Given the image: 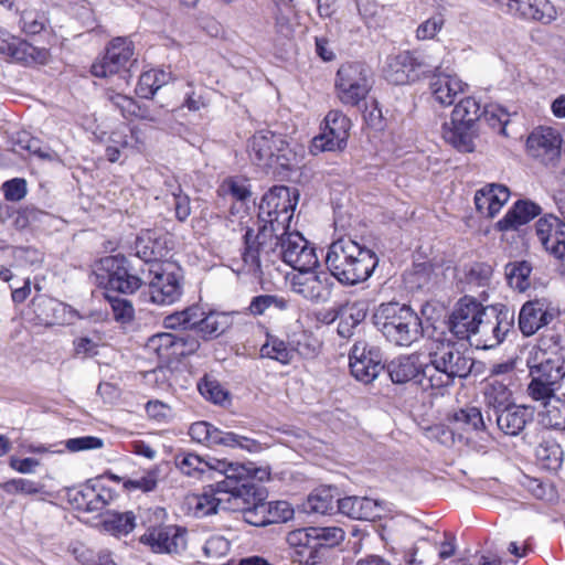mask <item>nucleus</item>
Returning <instances> with one entry per match:
<instances>
[{
	"label": "nucleus",
	"mask_w": 565,
	"mask_h": 565,
	"mask_svg": "<svg viewBox=\"0 0 565 565\" xmlns=\"http://www.w3.org/2000/svg\"><path fill=\"white\" fill-rule=\"evenodd\" d=\"M557 315L558 311L546 298L529 300L519 312V329L524 337H531L550 324Z\"/></svg>",
	"instance_id": "4be33fe9"
},
{
	"label": "nucleus",
	"mask_w": 565,
	"mask_h": 565,
	"mask_svg": "<svg viewBox=\"0 0 565 565\" xmlns=\"http://www.w3.org/2000/svg\"><path fill=\"white\" fill-rule=\"evenodd\" d=\"M248 150L250 159L265 168L287 170L296 161L287 137L269 129L255 132L248 141Z\"/></svg>",
	"instance_id": "6e6552de"
},
{
	"label": "nucleus",
	"mask_w": 565,
	"mask_h": 565,
	"mask_svg": "<svg viewBox=\"0 0 565 565\" xmlns=\"http://www.w3.org/2000/svg\"><path fill=\"white\" fill-rule=\"evenodd\" d=\"M444 24V15L441 13H436L417 26L416 38L422 41L433 40L440 32Z\"/></svg>",
	"instance_id": "e2e57ef3"
},
{
	"label": "nucleus",
	"mask_w": 565,
	"mask_h": 565,
	"mask_svg": "<svg viewBox=\"0 0 565 565\" xmlns=\"http://www.w3.org/2000/svg\"><path fill=\"white\" fill-rule=\"evenodd\" d=\"M99 284L108 291L130 295L141 286V279L131 273L128 260L121 256H106L100 259L97 268Z\"/></svg>",
	"instance_id": "f8f14e48"
},
{
	"label": "nucleus",
	"mask_w": 565,
	"mask_h": 565,
	"mask_svg": "<svg viewBox=\"0 0 565 565\" xmlns=\"http://www.w3.org/2000/svg\"><path fill=\"white\" fill-rule=\"evenodd\" d=\"M231 544L223 536H211L203 545V552L206 558L220 559L227 555Z\"/></svg>",
	"instance_id": "338daca9"
},
{
	"label": "nucleus",
	"mask_w": 565,
	"mask_h": 565,
	"mask_svg": "<svg viewBox=\"0 0 565 565\" xmlns=\"http://www.w3.org/2000/svg\"><path fill=\"white\" fill-rule=\"evenodd\" d=\"M288 230L275 232L273 226H268L254 234L252 228H247L242 253L243 270L262 278L264 270L279 259L297 271L316 269L319 259L315 247L299 232Z\"/></svg>",
	"instance_id": "f257e3e1"
},
{
	"label": "nucleus",
	"mask_w": 565,
	"mask_h": 565,
	"mask_svg": "<svg viewBox=\"0 0 565 565\" xmlns=\"http://www.w3.org/2000/svg\"><path fill=\"white\" fill-rule=\"evenodd\" d=\"M425 367L426 363H422L416 354L399 355L386 365L393 383L404 384L414 381L422 390L427 391L430 390V385H425Z\"/></svg>",
	"instance_id": "b1692460"
},
{
	"label": "nucleus",
	"mask_w": 565,
	"mask_h": 565,
	"mask_svg": "<svg viewBox=\"0 0 565 565\" xmlns=\"http://www.w3.org/2000/svg\"><path fill=\"white\" fill-rule=\"evenodd\" d=\"M562 139L556 130L550 127H539L526 140L529 154L544 164L559 157Z\"/></svg>",
	"instance_id": "5701e85b"
},
{
	"label": "nucleus",
	"mask_w": 565,
	"mask_h": 565,
	"mask_svg": "<svg viewBox=\"0 0 565 565\" xmlns=\"http://www.w3.org/2000/svg\"><path fill=\"white\" fill-rule=\"evenodd\" d=\"M337 508V500L334 499L330 489H319L309 494L305 509L309 513L329 514Z\"/></svg>",
	"instance_id": "8fccbe9b"
},
{
	"label": "nucleus",
	"mask_w": 565,
	"mask_h": 565,
	"mask_svg": "<svg viewBox=\"0 0 565 565\" xmlns=\"http://www.w3.org/2000/svg\"><path fill=\"white\" fill-rule=\"evenodd\" d=\"M563 232L565 224L554 214H545L535 223V233L543 248H548V244Z\"/></svg>",
	"instance_id": "79ce46f5"
},
{
	"label": "nucleus",
	"mask_w": 565,
	"mask_h": 565,
	"mask_svg": "<svg viewBox=\"0 0 565 565\" xmlns=\"http://www.w3.org/2000/svg\"><path fill=\"white\" fill-rule=\"evenodd\" d=\"M481 114L480 103L473 97H466L455 106L450 121L476 127L477 121L481 119Z\"/></svg>",
	"instance_id": "ea45409f"
},
{
	"label": "nucleus",
	"mask_w": 565,
	"mask_h": 565,
	"mask_svg": "<svg viewBox=\"0 0 565 565\" xmlns=\"http://www.w3.org/2000/svg\"><path fill=\"white\" fill-rule=\"evenodd\" d=\"M245 217H247V215L237 216L235 213V205H232L230 215L222 216L216 214L215 216H211V226H213L223 237H230L231 234L243 230Z\"/></svg>",
	"instance_id": "603ef678"
},
{
	"label": "nucleus",
	"mask_w": 565,
	"mask_h": 565,
	"mask_svg": "<svg viewBox=\"0 0 565 565\" xmlns=\"http://www.w3.org/2000/svg\"><path fill=\"white\" fill-rule=\"evenodd\" d=\"M349 358L351 374L364 384L373 382L384 370L380 350L365 341L355 342Z\"/></svg>",
	"instance_id": "a211bd4d"
},
{
	"label": "nucleus",
	"mask_w": 565,
	"mask_h": 565,
	"mask_svg": "<svg viewBox=\"0 0 565 565\" xmlns=\"http://www.w3.org/2000/svg\"><path fill=\"white\" fill-rule=\"evenodd\" d=\"M467 85L457 76L437 72L430 81V90L436 99L443 106L454 104L456 97L463 92Z\"/></svg>",
	"instance_id": "7c9ffc66"
},
{
	"label": "nucleus",
	"mask_w": 565,
	"mask_h": 565,
	"mask_svg": "<svg viewBox=\"0 0 565 565\" xmlns=\"http://www.w3.org/2000/svg\"><path fill=\"white\" fill-rule=\"evenodd\" d=\"M268 523H284L294 518V509L287 501L268 502Z\"/></svg>",
	"instance_id": "774afa93"
},
{
	"label": "nucleus",
	"mask_w": 565,
	"mask_h": 565,
	"mask_svg": "<svg viewBox=\"0 0 565 565\" xmlns=\"http://www.w3.org/2000/svg\"><path fill=\"white\" fill-rule=\"evenodd\" d=\"M493 418L504 435L519 436L529 424L533 423L534 412L527 406L513 404L492 416Z\"/></svg>",
	"instance_id": "bb28decb"
},
{
	"label": "nucleus",
	"mask_w": 565,
	"mask_h": 565,
	"mask_svg": "<svg viewBox=\"0 0 565 565\" xmlns=\"http://www.w3.org/2000/svg\"><path fill=\"white\" fill-rule=\"evenodd\" d=\"M2 489L8 494L34 495L44 492V486L41 482L25 478L8 480L2 484Z\"/></svg>",
	"instance_id": "6e6d98bb"
},
{
	"label": "nucleus",
	"mask_w": 565,
	"mask_h": 565,
	"mask_svg": "<svg viewBox=\"0 0 565 565\" xmlns=\"http://www.w3.org/2000/svg\"><path fill=\"white\" fill-rule=\"evenodd\" d=\"M492 277V267L486 263L473 264L466 274V281L471 286H488Z\"/></svg>",
	"instance_id": "680f3d73"
},
{
	"label": "nucleus",
	"mask_w": 565,
	"mask_h": 565,
	"mask_svg": "<svg viewBox=\"0 0 565 565\" xmlns=\"http://www.w3.org/2000/svg\"><path fill=\"white\" fill-rule=\"evenodd\" d=\"M102 524L104 530L113 535H127L136 526V516L130 511L122 513L108 512Z\"/></svg>",
	"instance_id": "49530a36"
},
{
	"label": "nucleus",
	"mask_w": 565,
	"mask_h": 565,
	"mask_svg": "<svg viewBox=\"0 0 565 565\" xmlns=\"http://www.w3.org/2000/svg\"><path fill=\"white\" fill-rule=\"evenodd\" d=\"M374 323L385 339L397 347H409L424 333L418 315L398 302L382 303L374 315Z\"/></svg>",
	"instance_id": "39448f33"
},
{
	"label": "nucleus",
	"mask_w": 565,
	"mask_h": 565,
	"mask_svg": "<svg viewBox=\"0 0 565 565\" xmlns=\"http://www.w3.org/2000/svg\"><path fill=\"white\" fill-rule=\"evenodd\" d=\"M132 55V42L127 38H116L107 46L103 60L92 65V74L96 77L122 74V78H126L129 65L135 62Z\"/></svg>",
	"instance_id": "dca6fc26"
},
{
	"label": "nucleus",
	"mask_w": 565,
	"mask_h": 565,
	"mask_svg": "<svg viewBox=\"0 0 565 565\" xmlns=\"http://www.w3.org/2000/svg\"><path fill=\"white\" fill-rule=\"evenodd\" d=\"M32 309L39 321L44 326H53L63 322L62 313L67 306L53 298L40 295L32 299Z\"/></svg>",
	"instance_id": "72a5a7b5"
},
{
	"label": "nucleus",
	"mask_w": 565,
	"mask_h": 565,
	"mask_svg": "<svg viewBox=\"0 0 565 565\" xmlns=\"http://www.w3.org/2000/svg\"><path fill=\"white\" fill-rule=\"evenodd\" d=\"M481 117L491 128L498 129L503 136H508L505 127L509 124V114L503 108L497 105L486 106Z\"/></svg>",
	"instance_id": "4d7b16f0"
},
{
	"label": "nucleus",
	"mask_w": 565,
	"mask_h": 565,
	"mask_svg": "<svg viewBox=\"0 0 565 565\" xmlns=\"http://www.w3.org/2000/svg\"><path fill=\"white\" fill-rule=\"evenodd\" d=\"M510 199V190L503 184L490 183L476 192L477 211L484 217L493 218Z\"/></svg>",
	"instance_id": "a878e982"
},
{
	"label": "nucleus",
	"mask_w": 565,
	"mask_h": 565,
	"mask_svg": "<svg viewBox=\"0 0 565 565\" xmlns=\"http://www.w3.org/2000/svg\"><path fill=\"white\" fill-rule=\"evenodd\" d=\"M531 271L532 267L527 262L509 264L505 267L509 285L519 291H524L530 286Z\"/></svg>",
	"instance_id": "864d4df0"
},
{
	"label": "nucleus",
	"mask_w": 565,
	"mask_h": 565,
	"mask_svg": "<svg viewBox=\"0 0 565 565\" xmlns=\"http://www.w3.org/2000/svg\"><path fill=\"white\" fill-rule=\"evenodd\" d=\"M542 424L553 429H565V394L544 403Z\"/></svg>",
	"instance_id": "37998d69"
},
{
	"label": "nucleus",
	"mask_w": 565,
	"mask_h": 565,
	"mask_svg": "<svg viewBox=\"0 0 565 565\" xmlns=\"http://www.w3.org/2000/svg\"><path fill=\"white\" fill-rule=\"evenodd\" d=\"M524 13V21H536L548 24L557 17V11L550 0H531Z\"/></svg>",
	"instance_id": "3c124183"
},
{
	"label": "nucleus",
	"mask_w": 565,
	"mask_h": 565,
	"mask_svg": "<svg viewBox=\"0 0 565 565\" xmlns=\"http://www.w3.org/2000/svg\"><path fill=\"white\" fill-rule=\"evenodd\" d=\"M334 85L342 104L356 106L365 99L372 87L371 71L359 62L342 64L337 72Z\"/></svg>",
	"instance_id": "9b49d317"
},
{
	"label": "nucleus",
	"mask_w": 565,
	"mask_h": 565,
	"mask_svg": "<svg viewBox=\"0 0 565 565\" xmlns=\"http://www.w3.org/2000/svg\"><path fill=\"white\" fill-rule=\"evenodd\" d=\"M337 509L355 520H374L380 518L382 510L376 500L355 495L337 499Z\"/></svg>",
	"instance_id": "c85d7f7f"
},
{
	"label": "nucleus",
	"mask_w": 565,
	"mask_h": 565,
	"mask_svg": "<svg viewBox=\"0 0 565 565\" xmlns=\"http://www.w3.org/2000/svg\"><path fill=\"white\" fill-rule=\"evenodd\" d=\"M265 488L255 481L248 469L243 466L232 501V511L241 512L246 523L254 526L268 525V502Z\"/></svg>",
	"instance_id": "0eeeda50"
},
{
	"label": "nucleus",
	"mask_w": 565,
	"mask_h": 565,
	"mask_svg": "<svg viewBox=\"0 0 565 565\" xmlns=\"http://www.w3.org/2000/svg\"><path fill=\"white\" fill-rule=\"evenodd\" d=\"M454 422L460 424L465 430H482L487 428L481 411L475 406L457 411L454 414Z\"/></svg>",
	"instance_id": "5fc2aeb1"
},
{
	"label": "nucleus",
	"mask_w": 565,
	"mask_h": 565,
	"mask_svg": "<svg viewBox=\"0 0 565 565\" xmlns=\"http://www.w3.org/2000/svg\"><path fill=\"white\" fill-rule=\"evenodd\" d=\"M433 267L429 264H416L412 271L406 275V282L412 289H423L427 287L431 280Z\"/></svg>",
	"instance_id": "13d9d810"
},
{
	"label": "nucleus",
	"mask_w": 565,
	"mask_h": 565,
	"mask_svg": "<svg viewBox=\"0 0 565 565\" xmlns=\"http://www.w3.org/2000/svg\"><path fill=\"white\" fill-rule=\"evenodd\" d=\"M149 271L152 278L148 282V296L152 303L170 306L180 300L182 285L178 275L161 264L152 265Z\"/></svg>",
	"instance_id": "f3484780"
},
{
	"label": "nucleus",
	"mask_w": 565,
	"mask_h": 565,
	"mask_svg": "<svg viewBox=\"0 0 565 565\" xmlns=\"http://www.w3.org/2000/svg\"><path fill=\"white\" fill-rule=\"evenodd\" d=\"M216 469L221 479L215 478L214 483L204 487L201 494L191 499L190 504L196 518L214 514L218 509L232 511L237 477L239 471L243 472V465L217 461Z\"/></svg>",
	"instance_id": "423d86ee"
},
{
	"label": "nucleus",
	"mask_w": 565,
	"mask_h": 565,
	"mask_svg": "<svg viewBox=\"0 0 565 565\" xmlns=\"http://www.w3.org/2000/svg\"><path fill=\"white\" fill-rule=\"evenodd\" d=\"M473 363L462 344L449 339H436L428 348V362L423 373L425 385H430V390L449 387L456 379L468 377Z\"/></svg>",
	"instance_id": "7ed1b4c3"
},
{
	"label": "nucleus",
	"mask_w": 565,
	"mask_h": 565,
	"mask_svg": "<svg viewBox=\"0 0 565 565\" xmlns=\"http://www.w3.org/2000/svg\"><path fill=\"white\" fill-rule=\"evenodd\" d=\"M189 435L194 441L207 447L224 446L245 449L249 452L260 449V444L255 439L233 431L221 430L207 422L193 423L189 428Z\"/></svg>",
	"instance_id": "4468645a"
},
{
	"label": "nucleus",
	"mask_w": 565,
	"mask_h": 565,
	"mask_svg": "<svg viewBox=\"0 0 565 565\" xmlns=\"http://www.w3.org/2000/svg\"><path fill=\"white\" fill-rule=\"evenodd\" d=\"M324 122L322 134L312 140V149L320 151L343 149L349 137L350 119L340 110H330L324 118Z\"/></svg>",
	"instance_id": "412c9836"
},
{
	"label": "nucleus",
	"mask_w": 565,
	"mask_h": 565,
	"mask_svg": "<svg viewBox=\"0 0 565 565\" xmlns=\"http://www.w3.org/2000/svg\"><path fill=\"white\" fill-rule=\"evenodd\" d=\"M297 13L290 3L277 6L275 12V33L279 39L290 40L297 25Z\"/></svg>",
	"instance_id": "a19ab883"
},
{
	"label": "nucleus",
	"mask_w": 565,
	"mask_h": 565,
	"mask_svg": "<svg viewBox=\"0 0 565 565\" xmlns=\"http://www.w3.org/2000/svg\"><path fill=\"white\" fill-rule=\"evenodd\" d=\"M146 350L164 364L175 361L174 334L162 332L150 337L146 343Z\"/></svg>",
	"instance_id": "58836bf2"
},
{
	"label": "nucleus",
	"mask_w": 565,
	"mask_h": 565,
	"mask_svg": "<svg viewBox=\"0 0 565 565\" xmlns=\"http://www.w3.org/2000/svg\"><path fill=\"white\" fill-rule=\"evenodd\" d=\"M513 322V313L504 306H487L476 324L470 343L478 349H493L503 342Z\"/></svg>",
	"instance_id": "9d476101"
},
{
	"label": "nucleus",
	"mask_w": 565,
	"mask_h": 565,
	"mask_svg": "<svg viewBox=\"0 0 565 565\" xmlns=\"http://www.w3.org/2000/svg\"><path fill=\"white\" fill-rule=\"evenodd\" d=\"M377 264L379 258L372 249L349 237L332 242L326 255L330 275L347 286L369 279Z\"/></svg>",
	"instance_id": "f03ea898"
},
{
	"label": "nucleus",
	"mask_w": 565,
	"mask_h": 565,
	"mask_svg": "<svg viewBox=\"0 0 565 565\" xmlns=\"http://www.w3.org/2000/svg\"><path fill=\"white\" fill-rule=\"evenodd\" d=\"M536 459L542 468L550 471L561 469L564 460V450L555 439H543L535 450Z\"/></svg>",
	"instance_id": "4c0bfd02"
},
{
	"label": "nucleus",
	"mask_w": 565,
	"mask_h": 565,
	"mask_svg": "<svg viewBox=\"0 0 565 565\" xmlns=\"http://www.w3.org/2000/svg\"><path fill=\"white\" fill-rule=\"evenodd\" d=\"M537 347L543 356L540 363L530 367L532 381L527 386V394L544 404L552 397H557L554 393L565 377V359L556 353L559 347L558 335L542 337Z\"/></svg>",
	"instance_id": "20e7f679"
},
{
	"label": "nucleus",
	"mask_w": 565,
	"mask_h": 565,
	"mask_svg": "<svg viewBox=\"0 0 565 565\" xmlns=\"http://www.w3.org/2000/svg\"><path fill=\"white\" fill-rule=\"evenodd\" d=\"M512 393L508 386L499 381L490 382L484 390V403L487 406V420L492 422V416L513 405Z\"/></svg>",
	"instance_id": "f704fd0d"
},
{
	"label": "nucleus",
	"mask_w": 565,
	"mask_h": 565,
	"mask_svg": "<svg viewBox=\"0 0 565 565\" xmlns=\"http://www.w3.org/2000/svg\"><path fill=\"white\" fill-rule=\"evenodd\" d=\"M110 498L109 490L96 493L95 488L87 487L76 492L74 500L77 502L78 508L84 507L87 512H96L103 510Z\"/></svg>",
	"instance_id": "09e8293b"
},
{
	"label": "nucleus",
	"mask_w": 565,
	"mask_h": 565,
	"mask_svg": "<svg viewBox=\"0 0 565 565\" xmlns=\"http://www.w3.org/2000/svg\"><path fill=\"white\" fill-rule=\"evenodd\" d=\"M334 286L333 277L327 270H298L290 280L291 291L316 302H327Z\"/></svg>",
	"instance_id": "2eb2a0df"
},
{
	"label": "nucleus",
	"mask_w": 565,
	"mask_h": 565,
	"mask_svg": "<svg viewBox=\"0 0 565 565\" xmlns=\"http://www.w3.org/2000/svg\"><path fill=\"white\" fill-rule=\"evenodd\" d=\"M260 358L271 359L284 365L289 364L294 358V350L276 335L267 334L266 342L259 350Z\"/></svg>",
	"instance_id": "a18cd8bd"
},
{
	"label": "nucleus",
	"mask_w": 565,
	"mask_h": 565,
	"mask_svg": "<svg viewBox=\"0 0 565 565\" xmlns=\"http://www.w3.org/2000/svg\"><path fill=\"white\" fill-rule=\"evenodd\" d=\"M286 541L290 547L295 548L300 563L315 565L320 559V555H317L315 548L316 541L312 526L290 531L287 534Z\"/></svg>",
	"instance_id": "2f4dec72"
},
{
	"label": "nucleus",
	"mask_w": 565,
	"mask_h": 565,
	"mask_svg": "<svg viewBox=\"0 0 565 565\" xmlns=\"http://www.w3.org/2000/svg\"><path fill=\"white\" fill-rule=\"evenodd\" d=\"M312 533L316 541L315 548L320 556L323 550L340 545L345 537V532L340 526H312Z\"/></svg>",
	"instance_id": "c03bdc74"
},
{
	"label": "nucleus",
	"mask_w": 565,
	"mask_h": 565,
	"mask_svg": "<svg viewBox=\"0 0 565 565\" xmlns=\"http://www.w3.org/2000/svg\"><path fill=\"white\" fill-rule=\"evenodd\" d=\"M107 99L125 118L137 116L138 111L141 110V107L137 105L135 99L113 90L107 93Z\"/></svg>",
	"instance_id": "052dcab7"
},
{
	"label": "nucleus",
	"mask_w": 565,
	"mask_h": 565,
	"mask_svg": "<svg viewBox=\"0 0 565 565\" xmlns=\"http://www.w3.org/2000/svg\"><path fill=\"white\" fill-rule=\"evenodd\" d=\"M113 315L116 321L127 323L132 320L135 315V309L128 299L107 296Z\"/></svg>",
	"instance_id": "69168bd1"
},
{
	"label": "nucleus",
	"mask_w": 565,
	"mask_h": 565,
	"mask_svg": "<svg viewBox=\"0 0 565 565\" xmlns=\"http://www.w3.org/2000/svg\"><path fill=\"white\" fill-rule=\"evenodd\" d=\"M484 308L473 297H462L449 317L448 326L450 332L460 340L470 341L476 324L482 318Z\"/></svg>",
	"instance_id": "aec40b11"
},
{
	"label": "nucleus",
	"mask_w": 565,
	"mask_h": 565,
	"mask_svg": "<svg viewBox=\"0 0 565 565\" xmlns=\"http://www.w3.org/2000/svg\"><path fill=\"white\" fill-rule=\"evenodd\" d=\"M174 461L177 468L189 477L199 478L212 471L218 475V469H216L218 460L216 459L206 461L193 452H182L175 456Z\"/></svg>",
	"instance_id": "c9c22d12"
},
{
	"label": "nucleus",
	"mask_w": 565,
	"mask_h": 565,
	"mask_svg": "<svg viewBox=\"0 0 565 565\" xmlns=\"http://www.w3.org/2000/svg\"><path fill=\"white\" fill-rule=\"evenodd\" d=\"M46 22L47 20L43 13L33 10L23 11L20 18L21 29L30 35L41 33Z\"/></svg>",
	"instance_id": "bf43d9fd"
},
{
	"label": "nucleus",
	"mask_w": 565,
	"mask_h": 565,
	"mask_svg": "<svg viewBox=\"0 0 565 565\" xmlns=\"http://www.w3.org/2000/svg\"><path fill=\"white\" fill-rule=\"evenodd\" d=\"M170 73L161 70L143 72L138 82V93L142 98H152L170 81Z\"/></svg>",
	"instance_id": "de8ad7c7"
},
{
	"label": "nucleus",
	"mask_w": 565,
	"mask_h": 565,
	"mask_svg": "<svg viewBox=\"0 0 565 565\" xmlns=\"http://www.w3.org/2000/svg\"><path fill=\"white\" fill-rule=\"evenodd\" d=\"M0 53L24 65L44 64L49 56L45 49L35 47L25 40L9 34L0 38Z\"/></svg>",
	"instance_id": "393cba45"
},
{
	"label": "nucleus",
	"mask_w": 565,
	"mask_h": 565,
	"mask_svg": "<svg viewBox=\"0 0 565 565\" xmlns=\"http://www.w3.org/2000/svg\"><path fill=\"white\" fill-rule=\"evenodd\" d=\"M201 347L198 337L192 334H174V354L175 361L183 356L194 354Z\"/></svg>",
	"instance_id": "0e129e2a"
},
{
	"label": "nucleus",
	"mask_w": 565,
	"mask_h": 565,
	"mask_svg": "<svg viewBox=\"0 0 565 565\" xmlns=\"http://www.w3.org/2000/svg\"><path fill=\"white\" fill-rule=\"evenodd\" d=\"M299 192L285 185H276L267 191L260 201L258 230L273 226L275 232L289 228L294 211L298 204Z\"/></svg>",
	"instance_id": "1a4fd4ad"
},
{
	"label": "nucleus",
	"mask_w": 565,
	"mask_h": 565,
	"mask_svg": "<svg viewBox=\"0 0 565 565\" xmlns=\"http://www.w3.org/2000/svg\"><path fill=\"white\" fill-rule=\"evenodd\" d=\"M186 531L175 525L150 527L139 539L153 553L181 554L186 547Z\"/></svg>",
	"instance_id": "6ab92c4d"
},
{
	"label": "nucleus",
	"mask_w": 565,
	"mask_h": 565,
	"mask_svg": "<svg viewBox=\"0 0 565 565\" xmlns=\"http://www.w3.org/2000/svg\"><path fill=\"white\" fill-rule=\"evenodd\" d=\"M433 70V65L417 52L403 51L387 58L385 77L395 85H405L420 79Z\"/></svg>",
	"instance_id": "ddd939ff"
},
{
	"label": "nucleus",
	"mask_w": 565,
	"mask_h": 565,
	"mask_svg": "<svg viewBox=\"0 0 565 565\" xmlns=\"http://www.w3.org/2000/svg\"><path fill=\"white\" fill-rule=\"evenodd\" d=\"M541 211V206L530 200H518L497 223V228L502 232L518 230L540 215Z\"/></svg>",
	"instance_id": "c756f323"
},
{
	"label": "nucleus",
	"mask_w": 565,
	"mask_h": 565,
	"mask_svg": "<svg viewBox=\"0 0 565 565\" xmlns=\"http://www.w3.org/2000/svg\"><path fill=\"white\" fill-rule=\"evenodd\" d=\"M232 322L233 320L230 313L216 311L205 313L202 311L196 333H199L203 340L217 338L232 326Z\"/></svg>",
	"instance_id": "e433bc0d"
},
{
	"label": "nucleus",
	"mask_w": 565,
	"mask_h": 565,
	"mask_svg": "<svg viewBox=\"0 0 565 565\" xmlns=\"http://www.w3.org/2000/svg\"><path fill=\"white\" fill-rule=\"evenodd\" d=\"M135 250L145 263L159 264L168 255L167 237L160 231L146 230L137 237Z\"/></svg>",
	"instance_id": "cd10ccee"
},
{
	"label": "nucleus",
	"mask_w": 565,
	"mask_h": 565,
	"mask_svg": "<svg viewBox=\"0 0 565 565\" xmlns=\"http://www.w3.org/2000/svg\"><path fill=\"white\" fill-rule=\"evenodd\" d=\"M476 137L477 129L473 126L456 125L451 121L443 125V138L459 152H472Z\"/></svg>",
	"instance_id": "473e14b6"
}]
</instances>
